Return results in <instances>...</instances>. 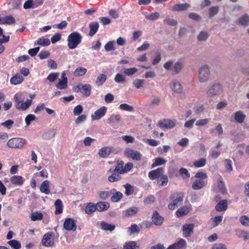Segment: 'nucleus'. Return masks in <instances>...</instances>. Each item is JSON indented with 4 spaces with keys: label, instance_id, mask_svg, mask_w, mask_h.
<instances>
[{
    "label": "nucleus",
    "instance_id": "obj_1",
    "mask_svg": "<svg viewBox=\"0 0 249 249\" xmlns=\"http://www.w3.org/2000/svg\"><path fill=\"white\" fill-rule=\"evenodd\" d=\"M183 67V63L181 61H178L174 63L173 61L169 60L163 64V68L167 71H171L173 74L180 73Z\"/></svg>",
    "mask_w": 249,
    "mask_h": 249
},
{
    "label": "nucleus",
    "instance_id": "obj_2",
    "mask_svg": "<svg viewBox=\"0 0 249 249\" xmlns=\"http://www.w3.org/2000/svg\"><path fill=\"white\" fill-rule=\"evenodd\" d=\"M82 37L77 32L70 34L68 37V46L70 49H74L81 42Z\"/></svg>",
    "mask_w": 249,
    "mask_h": 249
},
{
    "label": "nucleus",
    "instance_id": "obj_3",
    "mask_svg": "<svg viewBox=\"0 0 249 249\" xmlns=\"http://www.w3.org/2000/svg\"><path fill=\"white\" fill-rule=\"evenodd\" d=\"M210 70L209 66L204 65L198 70V80L200 83H205L210 79Z\"/></svg>",
    "mask_w": 249,
    "mask_h": 249
},
{
    "label": "nucleus",
    "instance_id": "obj_4",
    "mask_svg": "<svg viewBox=\"0 0 249 249\" xmlns=\"http://www.w3.org/2000/svg\"><path fill=\"white\" fill-rule=\"evenodd\" d=\"M183 194L181 192L176 193L171 195L170 198L172 201L169 204L168 208L172 210L176 209L183 201Z\"/></svg>",
    "mask_w": 249,
    "mask_h": 249
},
{
    "label": "nucleus",
    "instance_id": "obj_5",
    "mask_svg": "<svg viewBox=\"0 0 249 249\" xmlns=\"http://www.w3.org/2000/svg\"><path fill=\"white\" fill-rule=\"evenodd\" d=\"M223 91L222 86L218 83L213 84L207 90L206 95L209 97H214L220 95Z\"/></svg>",
    "mask_w": 249,
    "mask_h": 249
},
{
    "label": "nucleus",
    "instance_id": "obj_6",
    "mask_svg": "<svg viewBox=\"0 0 249 249\" xmlns=\"http://www.w3.org/2000/svg\"><path fill=\"white\" fill-rule=\"evenodd\" d=\"M25 144V140L20 138H12L7 143L8 147L14 149H21L24 147Z\"/></svg>",
    "mask_w": 249,
    "mask_h": 249
},
{
    "label": "nucleus",
    "instance_id": "obj_7",
    "mask_svg": "<svg viewBox=\"0 0 249 249\" xmlns=\"http://www.w3.org/2000/svg\"><path fill=\"white\" fill-rule=\"evenodd\" d=\"M126 157L132 158L133 160L140 161L142 159V155L138 151L131 148H127L124 151Z\"/></svg>",
    "mask_w": 249,
    "mask_h": 249
},
{
    "label": "nucleus",
    "instance_id": "obj_8",
    "mask_svg": "<svg viewBox=\"0 0 249 249\" xmlns=\"http://www.w3.org/2000/svg\"><path fill=\"white\" fill-rule=\"evenodd\" d=\"M194 224H185L182 228L183 236L185 238L190 237L194 233Z\"/></svg>",
    "mask_w": 249,
    "mask_h": 249
},
{
    "label": "nucleus",
    "instance_id": "obj_9",
    "mask_svg": "<svg viewBox=\"0 0 249 249\" xmlns=\"http://www.w3.org/2000/svg\"><path fill=\"white\" fill-rule=\"evenodd\" d=\"M42 244L45 247H51L54 245V241L52 232H48L44 234L42 239Z\"/></svg>",
    "mask_w": 249,
    "mask_h": 249
},
{
    "label": "nucleus",
    "instance_id": "obj_10",
    "mask_svg": "<svg viewBox=\"0 0 249 249\" xmlns=\"http://www.w3.org/2000/svg\"><path fill=\"white\" fill-rule=\"evenodd\" d=\"M64 228L67 231H75L76 230V224L72 218H66L63 224Z\"/></svg>",
    "mask_w": 249,
    "mask_h": 249
},
{
    "label": "nucleus",
    "instance_id": "obj_11",
    "mask_svg": "<svg viewBox=\"0 0 249 249\" xmlns=\"http://www.w3.org/2000/svg\"><path fill=\"white\" fill-rule=\"evenodd\" d=\"M164 175L163 169L160 167L156 170L150 171L148 173V177L151 179L154 180L159 179Z\"/></svg>",
    "mask_w": 249,
    "mask_h": 249
},
{
    "label": "nucleus",
    "instance_id": "obj_12",
    "mask_svg": "<svg viewBox=\"0 0 249 249\" xmlns=\"http://www.w3.org/2000/svg\"><path fill=\"white\" fill-rule=\"evenodd\" d=\"M191 7V5L187 3L177 4L170 7V10L173 12L185 11Z\"/></svg>",
    "mask_w": 249,
    "mask_h": 249
},
{
    "label": "nucleus",
    "instance_id": "obj_13",
    "mask_svg": "<svg viewBox=\"0 0 249 249\" xmlns=\"http://www.w3.org/2000/svg\"><path fill=\"white\" fill-rule=\"evenodd\" d=\"M158 126L161 128L171 129L175 127V123L171 120H164L163 121H159Z\"/></svg>",
    "mask_w": 249,
    "mask_h": 249
},
{
    "label": "nucleus",
    "instance_id": "obj_14",
    "mask_svg": "<svg viewBox=\"0 0 249 249\" xmlns=\"http://www.w3.org/2000/svg\"><path fill=\"white\" fill-rule=\"evenodd\" d=\"M152 223L156 226H161L164 221V218L160 216L157 211L153 212L152 216Z\"/></svg>",
    "mask_w": 249,
    "mask_h": 249
},
{
    "label": "nucleus",
    "instance_id": "obj_15",
    "mask_svg": "<svg viewBox=\"0 0 249 249\" xmlns=\"http://www.w3.org/2000/svg\"><path fill=\"white\" fill-rule=\"evenodd\" d=\"M171 88L175 92L178 94L182 93L183 88L180 83L177 80H174L172 81Z\"/></svg>",
    "mask_w": 249,
    "mask_h": 249
},
{
    "label": "nucleus",
    "instance_id": "obj_16",
    "mask_svg": "<svg viewBox=\"0 0 249 249\" xmlns=\"http://www.w3.org/2000/svg\"><path fill=\"white\" fill-rule=\"evenodd\" d=\"M107 111V108L103 107L95 111L94 114L91 115L92 120H99L103 117Z\"/></svg>",
    "mask_w": 249,
    "mask_h": 249
},
{
    "label": "nucleus",
    "instance_id": "obj_17",
    "mask_svg": "<svg viewBox=\"0 0 249 249\" xmlns=\"http://www.w3.org/2000/svg\"><path fill=\"white\" fill-rule=\"evenodd\" d=\"M113 149V148L110 146L102 147L99 151V156L102 158H106L112 152Z\"/></svg>",
    "mask_w": 249,
    "mask_h": 249
},
{
    "label": "nucleus",
    "instance_id": "obj_18",
    "mask_svg": "<svg viewBox=\"0 0 249 249\" xmlns=\"http://www.w3.org/2000/svg\"><path fill=\"white\" fill-rule=\"evenodd\" d=\"M205 185L206 183L204 180L197 179L193 182L192 187L193 189L197 190L202 189Z\"/></svg>",
    "mask_w": 249,
    "mask_h": 249
},
{
    "label": "nucleus",
    "instance_id": "obj_19",
    "mask_svg": "<svg viewBox=\"0 0 249 249\" xmlns=\"http://www.w3.org/2000/svg\"><path fill=\"white\" fill-rule=\"evenodd\" d=\"M228 204L227 200L224 199L220 201L215 207V209L217 212H222L227 209Z\"/></svg>",
    "mask_w": 249,
    "mask_h": 249
},
{
    "label": "nucleus",
    "instance_id": "obj_20",
    "mask_svg": "<svg viewBox=\"0 0 249 249\" xmlns=\"http://www.w3.org/2000/svg\"><path fill=\"white\" fill-rule=\"evenodd\" d=\"M49 185L50 182L48 180H46L43 181L40 187V192L46 195L49 194L50 193Z\"/></svg>",
    "mask_w": 249,
    "mask_h": 249
},
{
    "label": "nucleus",
    "instance_id": "obj_21",
    "mask_svg": "<svg viewBox=\"0 0 249 249\" xmlns=\"http://www.w3.org/2000/svg\"><path fill=\"white\" fill-rule=\"evenodd\" d=\"M15 23V19L12 16L0 18V24H11Z\"/></svg>",
    "mask_w": 249,
    "mask_h": 249
},
{
    "label": "nucleus",
    "instance_id": "obj_22",
    "mask_svg": "<svg viewBox=\"0 0 249 249\" xmlns=\"http://www.w3.org/2000/svg\"><path fill=\"white\" fill-rule=\"evenodd\" d=\"M97 210L99 212H102L107 210L109 207V203L105 201H100L96 204Z\"/></svg>",
    "mask_w": 249,
    "mask_h": 249
},
{
    "label": "nucleus",
    "instance_id": "obj_23",
    "mask_svg": "<svg viewBox=\"0 0 249 249\" xmlns=\"http://www.w3.org/2000/svg\"><path fill=\"white\" fill-rule=\"evenodd\" d=\"M209 37V34L207 31H200L197 36V40L198 41H206Z\"/></svg>",
    "mask_w": 249,
    "mask_h": 249
},
{
    "label": "nucleus",
    "instance_id": "obj_24",
    "mask_svg": "<svg viewBox=\"0 0 249 249\" xmlns=\"http://www.w3.org/2000/svg\"><path fill=\"white\" fill-rule=\"evenodd\" d=\"M12 183L18 186H21L23 184V178L19 176H14L10 178Z\"/></svg>",
    "mask_w": 249,
    "mask_h": 249
},
{
    "label": "nucleus",
    "instance_id": "obj_25",
    "mask_svg": "<svg viewBox=\"0 0 249 249\" xmlns=\"http://www.w3.org/2000/svg\"><path fill=\"white\" fill-rule=\"evenodd\" d=\"M89 28L90 29L89 36H92L97 32L99 28V24L97 22H93L89 24Z\"/></svg>",
    "mask_w": 249,
    "mask_h": 249
},
{
    "label": "nucleus",
    "instance_id": "obj_26",
    "mask_svg": "<svg viewBox=\"0 0 249 249\" xmlns=\"http://www.w3.org/2000/svg\"><path fill=\"white\" fill-rule=\"evenodd\" d=\"M100 226L101 229L106 231H113L115 228V226L114 225L109 224L106 222L102 221L100 223Z\"/></svg>",
    "mask_w": 249,
    "mask_h": 249
},
{
    "label": "nucleus",
    "instance_id": "obj_27",
    "mask_svg": "<svg viewBox=\"0 0 249 249\" xmlns=\"http://www.w3.org/2000/svg\"><path fill=\"white\" fill-rule=\"evenodd\" d=\"M246 115L241 111H236L234 114V118L238 123H242L245 119Z\"/></svg>",
    "mask_w": 249,
    "mask_h": 249
},
{
    "label": "nucleus",
    "instance_id": "obj_28",
    "mask_svg": "<svg viewBox=\"0 0 249 249\" xmlns=\"http://www.w3.org/2000/svg\"><path fill=\"white\" fill-rule=\"evenodd\" d=\"M81 93L85 96L88 97L90 95L91 92V87L89 84H82Z\"/></svg>",
    "mask_w": 249,
    "mask_h": 249
},
{
    "label": "nucleus",
    "instance_id": "obj_29",
    "mask_svg": "<svg viewBox=\"0 0 249 249\" xmlns=\"http://www.w3.org/2000/svg\"><path fill=\"white\" fill-rule=\"evenodd\" d=\"M24 80L23 77L19 74H16L12 77L10 80V83L12 85H18L21 83Z\"/></svg>",
    "mask_w": 249,
    "mask_h": 249
},
{
    "label": "nucleus",
    "instance_id": "obj_30",
    "mask_svg": "<svg viewBox=\"0 0 249 249\" xmlns=\"http://www.w3.org/2000/svg\"><path fill=\"white\" fill-rule=\"evenodd\" d=\"M168 182V178L166 175H164L157 179V183L160 187L165 186Z\"/></svg>",
    "mask_w": 249,
    "mask_h": 249
},
{
    "label": "nucleus",
    "instance_id": "obj_31",
    "mask_svg": "<svg viewBox=\"0 0 249 249\" xmlns=\"http://www.w3.org/2000/svg\"><path fill=\"white\" fill-rule=\"evenodd\" d=\"M55 207V214H59L62 213L63 212V204L62 202L60 199H57L54 203Z\"/></svg>",
    "mask_w": 249,
    "mask_h": 249
},
{
    "label": "nucleus",
    "instance_id": "obj_32",
    "mask_svg": "<svg viewBox=\"0 0 249 249\" xmlns=\"http://www.w3.org/2000/svg\"><path fill=\"white\" fill-rule=\"evenodd\" d=\"M138 69L136 68H124L122 70V72L126 76H131L136 73Z\"/></svg>",
    "mask_w": 249,
    "mask_h": 249
},
{
    "label": "nucleus",
    "instance_id": "obj_33",
    "mask_svg": "<svg viewBox=\"0 0 249 249\" xmlns=\"http://www.w3.org/2000/svg\"><path fill=\"white\" fill-rule=\"evenodd\" d=\"M14 99L16 102L15 107L17 108L24 101V98L22 93H17L14 96Z\"/></svg>",
    "mask_w": 249,
    "mask_h": 249
},
{
    "label": "nucleus",
    "instance_id": "obj_34",
    "mask_svg": "<svg viewBox=\"0 0 249 249\" xmlns=\"http://www.w3.org/2000/svg\"><path fill=\"white\" fill-rule=\"evenodd\" d=\"M173 245L174 246L176 249H181L186 247L187 246V243L184 239L180 238L178 242L173 244Z\"/></svg>",
    "mask_w": 249,
    "mask_h": 249
},
{
    "label": "nucleus",
    "instance_id": "obj_35",
    "mask_svg": "<svg viewBox=\"0 0 249 249\" xmlns=\"http://www.w3.org/2000/svg\"><path fill=\"white\" fill-rule=\"evenodd\" d=\"M97 210L96 204L94 205L92 203H89L85 208V212L88 214H91Z\"/></svg>",
    "mask_w": 249,
    "mask_h": 249
},
{
    "label": "nucleus",
    "instance_id": "obj_36",
    "mask_svg": "<svg viewBox=\"0 0 249 249\" xmlns=\"http://www.w3.org/2000/svg\"><path fill=\"white\" fill-rule=\"evenodd\" d=\"M68 79L64 78V79H59V81L56 87L57 89H64L67 88L68 85Z\"/></svg>",
    "mask_w": 249,
    "mask_h": 249
},
{
    "label": "nucleus",
    "instance_id": "obj_37",
    "mask_svg": "<svg viewBox=\"0 0 249 249\" xmlns=\"http://www.w3.org/2000/svg\"><path fill=\"white\" fill-rule=\"evenodd\" d=\"M50 44V41L48 38L41 37L35 42V45H39L43 46H48Z\"/></svg>",
    "mask_w": 249,
    "mask_h": 249
},
{
    "label": "nucleus",
    "instance_id": "obj_38",
    "mask_svg": "<svg viewBox=\"0 0 249 249\" xmlns=\"http://www.w3.org/2000/svg\"><path fill=\"white\" fill-rule=\"evenodd\" d=\"M121 179L120 174L117 172H114L108 177V180L110 182H114L120 180Z\"/></svg>",
    "mask_w": 249,
    "mask_h": 249
},
{
    "label": "nucleus",
    "instance_id": "obj_39",
    "mask_svg": "<svg viewBox=\"0 0 249 249\" xmlns=\"http://www.w3.org/2000/svg\"><path fill=\"white\" fill-rule=\"evenodd\" d=\"M189 212V209L186 207H182L179 208L176 212V215L178 217H182L186 215Z\"/></svg>",
    "mask_w": 249,
    "mask_h": 249
},
{
    "label": "nucleus",
    "instance_id": "obj_40",
    "mask_svg": "<svg viewBox=\"0 0 249 249\" xmlns=\"http://www.w3.org/2000/svg\"><path fill=\"white\" fill-rule=\"evenodd\" d=\"M218 188L219 191L222 194H226L227 192L225 184H224V182L222 181V178L221 177L218 179Z\"/></svg>",
    "mask_w": 249,
    "mask_h": 249
},
{
    "label": "nucleus",
    "instance_id": "obj_41",
    "mask_svg": "<svg viewBox=\"0 0 249 249\" xmlns=\"http://www.w3.org/2000/svg\"><path fill=\"white\" fill-rule=\"evenodd\" d=\"M249 22V16L245 14L238 19V23L241 25L246 26Z\"/></svg>",
    "mask_w": 249,
    "mask_h": 249
},
{
    "label": "nucleus",
    "instance_id": "obj_42",
    "mask_svg": "<svg viewBox=\"0 0 249 249\" xmlns=\"http://www.w3.org/2000/svg\"><path fill=\"white\" fill-rule=\"evenodd\" d=\"M239 238H243L245 241L249 240V232L242 230H239L237 231Z\"/></svg>",
    "mask_w": 249,
    "mask_h": 249
},
{
    "label": "nucleus",
    "instance_id": "obj_43",
    "mask_svg": "<svg viewBox=\"0 0 249 249\" xmlns=\"http://www.w3.org/2000/svg\"><path fill=\"white\" fill-rule=\"evenodd\" d=\"M125 188V194L126 196H130L134 193V187L129 183H126L124 185Z\"/></svg>",
    "mask_w": 249,
    "mask_h": 249
},
{
    "label": "nucleus",
    "instance_id": "obj_44",
    "mask_svg": "<svg viewBox=\"0 0 249 249\" xmlns=\"http://www.w3.org/2000/svg\"><path fill=\"white\" fill-rule=\"evenodd\" d=\"M107 80V76L104 74H99L97 77L95 83L98 86L102 85Z\"/></svg>",
    "mask_w": 249,
    "mask_h": 249
},
{
    "label": "nucleus",
    "instance_id": "obj_45",
    "mask_svg": "<svg viewBox=\"0 0 249 249\" xmlns=\"http://www.w3.org/2000/svg\"><path fill=\"white\" fill-rule=\"evenodd\" d=\"M145 83V81L144 80L140 79H135L133 82V85L137 89L142 88Z\"/></svg>",
    "mask_w": 249,
    "mask_h": 249
},
{
    "label": "nucleus",
    "instance_id": "obj_46",
    "mask_svg": "<svg viewBox=\"0 0 249 249\" xmlns=\"http://www.w3.org/2000/svg\"><path fill=\"white\" fill-rule=\"evenodd\" d=\"M219 7L217 6H212L209 9V18H212L219 12Z\"/></svg>",
    "mask_w": 249,
    "mask_h": 249
},
{
    "label": "nucleus",
    "instance_id": "obj_47",
    "mask_svg": "<svg viewBox=\"0 0 249 249\" xmlns=\"http://www.w3.org/2000/svg\"><path fill=\"white\" fill-rule=\"evenodd\" d=\"M32 103V100L31 99H27L25 102H22L19 105V107H18L17 109L25 110L31 106Z\"/></svg>",
    "mask_w": 249,
    "mask_h": 249
},
{
    "label": "nucleus",
    "instance_id": "obj_48",
    "mask_svg": "<svg viewBox=\"0 0 249 249\" xmlns=\"http://www.w3.org/2000/svg\"><path fill=\"white\" fill-rule=\"evenodd\" d=\"M7 243L13 249H19L21 248V244L20 242L16 240H11L9 241Z\"/></svg>",
    "mask_w": 249,
    "mask_h": 249
},
{
    "label": "nucleus",
    "instance_id": "obj_49",
    "mask_svg": "<svg viewBox=\"0 0 249 249\" xmlns=\"http://www.w3.org/2000/svg\"><path fill=\"white\" fill-rule=\"evenodd\" d=\"M124 161L123 160H118L117 162V165L116 166L114 170V172H117L120 174H123L122 170H123Z\"/></svg>",
    "mask_w": 249,
    "mask_h": 249
},
{
    "label": "nucleus",
    "instance_id": "obj_50",
    "mask_svg": "<svg viewBox=\"0 0 249 249\" xmlns=\"http://www.w3.org/2000/svg\"><path fill=\"white\" fill-rule=\"evenodd\" d=\"M123 195L120 192H116L110 198V200L116 202L119 201L122 197Z\"/></svg>",
    "mask_w": 249,
    "mask_h": 249
},
{
    "label": "nucleus",
    "instance_id": "obj_51",
    "mask_svg": "<svg viewBox=\"0 0 249 249\" xmlns=\"http://www.w3.org/2000/svg\"><path fill=\"white\" fill-rule=\"evenodd\" d=\"M87 71V70L86 68L78 67L74 71V75L76 76H81L85 75Z\"/></svg>",
    "mask_w": 249,
    "mask_h": 249
},
{
    "label": "nucleus",
    "instance_id": "obj_52",
    "mask_svg": "<svg viewBox=\"0 0 249 249\" xmlns=\"http://www.w3.org/2000/svg\"><path fill=\"white\" fill-rule=\"evenodd\" d=\"M166 161L165 160L161 158H157L155 160V161L152 164V167L154 168L157 166L163 165L166 163Z\"/></svg>",
    "mask_w": 249,
    "mask_h": 249
},
{
    "label": "nucleus",
    "instance_id": "obj_53",
    "mask_svg": "<svg viewBox=\"0 0 249 249\" xmlns=\"http://www.w3.org/2000/svg\"><path fill=\"white\" fill-rule=\"evenodd\" d=\"M206 163V160L205 158H201L194 162V165L197 168L202 167L204 166Z\"/></svg>",
    "mask_w": 249,
    "mask_h": 249
},
{
    "label": "nucleus",
    "instance_id": "obj_54",
    "mask_svg": "<svg viewBox=\"0 0 249 249\" xmlns=\"http://www.w3.org/2000/svg\"><path fill=\"white\" fill-rule=\"evenodd\" d=\"M145 18L147 20H155L158 19L160 18V14L159 13L156 12L155 13H152L150 15H145Z\"/></svg>",
    "mask_w": 249,
    "mask_h": 249
},
{
    "label": "nucleus",
    "instance_id": "obj_55",
    "mask_svg": "<svg viewBox=\"0 0 249 249\" xmlns=\"http://www.w3.org/2000/svg\"><path fill=\"white\" fill-rule=\"evenodd\" d=\"M137 247L136 242L131 241L125 243L123 249H135Z\"/></svg>",
    "mask_w": 249,
    "mask_h": 249
},
{
    "label": "nucleus",
    "instance_id": "obj_56",
    "mask_svg": "<svg viewBox=\"0 0 249 249\" xmlns=\"http://www.w3.org/2000/svg\"><path fill=\"white\" fill-rule=\"evenodd\" d=\"M179 173L183 179L189 178L190 177L188 171L185 168H181L179 170Z\"/></svg>",
    "mask_w": 249,
    "mask_h": 249
},
{
    "label": "nucleus",
    "instance_id": "obj_57",
    "mask_svg": "<svg viewBox=\"0 0 249 249\" xmlns=\"http://www.w3.org/2000/svg\"><path fill=\"white\" fill-rule=\"evenodd\" d=\"M160 103V99L159 97H154L151 101L150 106L152 108L159 106Z\"/></svg>",
    "mask_w": 249,
    "mask_h": 249
},
{
    "label": "nucleus",
    "instance_id": "obj_58",
    "mask_svg": "<svg viewBox=\"0 0 249 249\" xmlns=\"http://www.w3.org/2000/svg\"><path fill=\"white\" fill-rule=\"evenodd\" d=\"M138 209L137 207H133L129 208L126 211L125 215L126 216H130L134 215L138 212Z\"/></svg>",
    "mask_w": 249,
    "mask_h": 249
},
{
    "label": "nucleus",
    "instance_id": "obj_59",
    "mask_svg": "<svg viewBox=\"0 0 249 249\" xmlns=\"http://www.w3.org/2000/svg\"><path fill=\"white\" fill-rule=\"evenodd\" d=\"M114 80L118 83H123L126 81V79L124 75L117 73L115 77Z\"/></svg>",
    "mask_w": 249,
    "mask_h": 249
},
{
    "label": "nucleus",
    "instance_id": "obj_60",
    "mask_svg": "<svg viewBox=\"0 0 249 249\" xmlns=\"http://www.w3.org/2000/svg\"><path fill=\"white\" fill-rule=\"evenodd\" d=\"M32 221L41 220L43 218V214L41 213L36 212L32 214L31 216Z\"/></svg>",
    "mask_w": 249,
    "mask_h": 249
},
{
    "label": "nucleus",
    "instance_id": "obj_61",
    "mask_svg": "<svg viewBox=\"0 0 249 249\" xmlns=\"http://www.w3.org/2000/svg\"><path fill=\"white\" fill-rule=\"evenodd\" d=\"M121 119V117L119 114L112 115L108 119L109 123L119 122Z\"/></svg>",
    "mask_w": 249,
    "mask_h": 249
},
{
    "label": "nucleus",
    "instance_id": "obj_62",
    "mask_svg": "<svg viewBox=\"0 0 249 249\" xmlns=\"http://www.w3.org/2000/svg\"><path fill=\"white\" fill-rule=\"evenodd\" d=\"M163 22L164 23H166L168 25L172 26H176L178 24V21L177 20L168 18H165L164 19Z\"/></svg>",
    "mask_w": 249,
    "mask_h": 249
},
{
    "label": "nucleus",
    "instance_id": "obj_63",
    "mask_svg": "<svg viewBox=\"0 0 249 249\" xmlns=\"http://www.w3.org/2000/svg\"><path fill=\"white\" fill-rule=\"evenodd\" d=\"M119 108L123 110L128 111H133L134 110V108L132 106H130L127 104H121L119 106Z\"/></svg>",
    "mask_w": 249,
    "mask_h": 249
},
{
    "label": "nucleus",
    "instance_id": "obj_64",
    "mask_svg": "<svg viewBox=\"0 0 249 249\" xmlns=\"http://www.w3.org/2000/svg\"><path fill=\"white\" fill-rule=\"evenodd\" d=\"M241 224L244 226H249V217L247 215H243L240 217Z\"/></svg>",
    "mask_w": 249,
    "mask_h": 249
}]
</instances>
